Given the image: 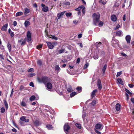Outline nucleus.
<instances>
[{"label": "nucleus", "instance_id": "nucleus-51", "mask_svg": "<svg viewBox=\"0 0 134 134\" xmlns=\"http://www.w3.org/2000/svg\"><path fill=\"white\" fill-rule=\"evenodd\" d=\"M34 71V69L33 68H31L28 70V72H32Z\"/></svg>", "mask_w": 134, "mask_h": 134}, {"label": "nucleus", "instance_id": "nucleus-11", "mask_svg": "<svg viewBox=\"0 0 134 134\" xmlns=\"http://www.w3.org/2000/svg\"><path fill=\"white\" fill-rule=\"evenodd\" d=\"M20 119L21 121L25 122H28L29 121V119H26V117L25 116L21 117H20Z\"/></svg>", "mask_w": 134, "mask_h": 134}, {"label": "nucleus", "instance_id": "nucleus-9", "mask_svg": "<svg viewBox=\"0 0 134 134\" xmlns=\"http://www.w3.org/2000/svg\"><path fill=\"white\" fill-rule=\"evenodd\" d=\"M97 85L98 88L99 90H101L102 88V86L100 80V79H98V80L97 82Z\"/></svg>", "mask_w": 134, "mask_h": 134}, {"label": "nucleus", "instance_id": "nucleus-24", "mask_svg": "<svg viewBox=\"0 0 134 134\" xmlns=\"http://www.w3.org/2000/svg\"><path fill=\"white\" fill-rule=\"evenodd\" d=\"M107 64H105L103 68L102 71L103 74L105 73V70L107 68Z\"/></svg>", "mask_w": 134, "mask_h": 134}, {"label": "nucleus", "instance_id": "nucleus-17", "mask_svg": "<svg viewBox=\"0 0 134 134\" xmlns=\"http://www.w3.org/2000/svg\"><path fill=\"white\" fill-rule=\"evenodd\" d=\"M46 87L48 89H51L52 88V85L51 83L48 82L46 84Z\"/></svg>", "mask_w": 134, "mask_h": 134}, {"label": "nucleus", "instance_id": "nucleus-18", "mask_svg": "<svg viewBox=\"0 0 134 134\" xmlns=\"http://www.w3.org/2000/svg\"><path fill=\"white\" fill-rule=\"evenodd\" d=\"M121 105L119 103L117 104L115 106V109L117 111H119L120 109Z\"/></svg>", "mask_w": 134, "mask_h": 134}, {"label": "nucleus", "instance_id": "nucleus-53", "mask_svg": "<svg viewBox=\"0 0 134 134\" xmlns=\"http://www.w3.org/2000/svg\"><path fill=\"white\" fill-rule=\"evenodd\" d=\"M120 27V25L119 24L117 25L114 28V30H116L119 28Z\"/></svg>", "mask_w": 134, "mask_h": 134}, {"label": "nucleus", "instance_id": "nucleus-64", "mask_svg": "<svg viewBox=\"0 0 134 134\" xmlns=\"http://www.w3.org/2000/svg\"><path fill=\"white\" fill-rule=\"evenodd\" d=\"M77 44L79 45L80 46L81 48H82L83 47L82 44V43H78Z\"/></svg>", "mask_w": 134, "mask_h": 134}, {"label": "nucleus", "instance_id": "nucleus-34", "mask_svg": "<svg viewBox=\"0 0 134 134\" xmlns=\"http://www.w3.org/2000/svg\"><path fill=\"white\" fill-rule=\"evenodd\" d=\"M46 127L48 129H51L53 128L52 126V125H46Z\"/></svg>", "mask_w": 134, "mask_h": 134}, {"label": "nucleus", "instance_id": "nucleus-45", "mask_svg": "<svg viewBox=\"0 0 134 134\" xmlns=\"http://www.w3.org/2000/svg\"><path fill=\"white\" fill-rule=\"evenodd\" d=\"M38 81L40 83L43 82V81L42 80V77L41 78H38L37 79Z\"/></svg>", "mask_w": 134, "mask_h": 134}, {"label": "nucleus", "instance_id": "nucleus-26", "mask_svg": "<svg viewBox=\"0 0 134 134\" xmlns=\"http://www.w3.org/2000/svg\"><path fill=\"white\" fill-rule=\"evenodd\" d=\"M101 126V125L100 124H96V127L97 129H100Z\"/></svg>", "mask_w": 134, "mask_h": 134}, {"label": "nucleus", "instance_id": "nucleus-28", "mask_svg": "<svg viewBox=\"0 0 134 134\" xmlns=\"http://www.w3.org/2000/svg\"><path fill=\"white\" fill-rule=\"evenodd\" d=\"M7 47L9 52L11 51V44L8 43L7 45Z\"/></svg>", "mask_w": 134, "mask_h": 134}, {"label": "nucleus", "instance_id": "nucleus-33", "mask_svg": "<svg viewBox=\"0 0 134 134\" xmlns=\"http://www.w3.org/2000/svg\"><path fill=\"white\" fill-rule=\"evenodd\" d=\"M20 104L22 106L25 107L26 105V103L23 101H22V102Z\"/></svg>", "mask_w": 134, "mask_h": 134}, {"label": "nucleus", "instance_id": "nucleus-10", "mask_svg": "<svg viewBox=\"0 0 134 134\" xmlns=\"http://www.w3.org/2000/svg\"><path fill=\"white\" fill-rule=\"evenodd\" d=\"M70 128V127L68 125L66 124L64 125V131L66 134H67V132H68Z\"/></svg>", "mask_w": 134, "mask_h": 134}, {"label": "nucleus", "instance_id": "nucleus-3", "mask_svg": "<svg viewBox=\"0 0 134 134\" xmlns=\"http://www.w3.org/2000/svg\"><path fill=\"white\" fill-rule=\"evenodd\" d=\"M31 34L30 31L27 32V40L28 42H29L31 40Z\"/></svg>", "mask_w": 134, "mask_h": 134}, {"label": "nucleus", "instance_id": "nucleus-15", "mask_svg": "<svg viewBox=\"0 0 134 134\" xmlns=\"http://www.w3.org/2000/svg\"><path fill=\"white\" fill-rule=\"evenodd\" d=\"M111 20L114 22H115L117 20L116 16L115 15H112L111 16Z\"/></svg>", "mask_w": 134, "mask_h": 134}, {"label": "nucleus", "instance_id": "nucleus-42", "mask_svg": "<svg viewBox=\"0 0 134 134\" xmlns=\"http://www.w3.org/2000/svg\"><path fill=\"white\" fill-rule=\"evenodd\" d=\"M51 38L55 40H57L58 39V38L55 35H53L51 37Z\"/></svg>", "mask_w": 134, "mask_h": 134}, {"label": "nucleus", "instance_id": "nucleus-23", "mask_svg": "<svg viewBox=\"0 0 134 134\" xmlns=\"http://www.w3.org/2000/svg\"><path fill=\"white\" fill-rule=\"evenodd\" d=\"M117 81L119 83L123 85V82L121 78H118L117 79Z\"/></svg>", "mask_w": 134, "mask_h": 134}, {"label": "nucleus", "instance_id": "nucleus-16", "mask_svg": "<svg viewBox=\"0 0 134 134\" xmlns=\"http://www.w3.org/2000/svg\"><path fill=\"white\" fill-rule=\"evenodd\" d=\"M125 39L127 43H130L131 39V36L129 35H127L125 37Z\"/></svg>", "mask_w": 134, "mask_h": 134}, {"label": "nucleus", "instance_id": "nucleus-32", "mask_svg": "<svg viewBox=\"0 0 134 134\" xmlns=\"http://www.w3.org/2000/svg\"><path fill=\"white\" fill-rule=\"evenodd\" d=\"M103 25V22L102 21H99L98 24H97V25H98L100 27L102 26Z\"/></svg>", "mask_w": 134, "mask_h": 134}, {"label": "nucleus", "instance_id": "nucleus-48", "mask_svg": "<svg viewBox=\"0 0 134 134\" xmlns=\"http://www.w3.org/2000/svg\"><path fill=\"white\" fill-rule=\"evenodd\" d=\"M89 65L88 63H86L85 65L83 67V69H85L88 67Z\"/></svg>", "mask_w": 134, "mask_h": 134}, {"label": "nucleus", "instance_id": "nucleus-36", "mask_svg": "<svg viewBox=\"0 0 134 134\" xmlns=\"http://www.w3.org/2000/svg\"><path fill=\"white\" fill-rule=\"evenodd\" d=\"M79 129H80L81 128V125L80 124L76 123L75 125Z\"/></svg>", "mask_w": 134, "mask_h": 134}, {"label": "nucleus", "instance_id": "nucleus-27", "mask_svg": "<svg viewBox=\"0 0 134 134\" xmlns=\"http://www.w3.org/2000/svg\"><path fill=\"white\" fill-rule=\"evenodd\" d=\"M23 13L21 12H19L17 13L15 15L16 16H18L21 15L23 14Z\"/></svg>", "mask_w": 134, "mask_h": 134}, {"label": "nucleus", "instance_id": "nucleus-44", "mask_svg": "<svg viewBox=\"0 0 134 134\" xmlns=\"http://www.w3.org/2000/svg\"><path fill=\"white\" fill-rule=\"evenodd\" d=\"M83 115H82V118L83 119V120L84 119L85 117H86V113L85 112H84V111H83Z\"/></svg>", "mask_w": 134, "mask_h": 134}, {"label": "nucleus", "instance_id": "nucleus-37", "mask_svg": "<svg viewBox=\"0 0 134 134\" xmlns=\"http://www.w3.org/2000/svg\"><path fill=\"white\" fill-rule=\"evenodd\" d=\"M76 89L79 92H80L82 91V88L81 87H77Z\"/></svg>", "mask_w": 134, "mask_h": 134}, {"label": "nucleus", "instance_id": "nucleus-54", "mask_svg": "<svg viewBox=\"0 0 134 134\" xmlns=\"http://www.w3.org/2000/svg\"><path fill=\"white\" fill-rule=\"evenodd\" d=\"M1 111L2 113H4L5 111V109L3 107H2L1 109Z\"/></svg>", "mask_w": 134, "mask_h": 134}, {"label": "nucleus", "instance_id": "nucleus-2", "mask_svg": "<svg viewBox=\"0 0 134 134\" xmlns=\"http://www.w3.org/2000/svg\"><path fill=\"white\" fill-rule=\"evenodd\" d=\"M111 42L113 46L114 47H116L118 46L119 42L118 40L113 38Z\"/></svg>", "mask_w": 134, "mask_h": 134}, {"label": "nucleus", "instance_id": "nucleus-12", "mask_svg": "<svg viewBox=\"0 0 134 134\" xmlns=\"http://www.w3.org/2000/svg\"><path fill=\"white\" fill-rule=\"evenodd\" d=\"M8 24V23L4 25L1 28V30L4 31H6L7 30V28Z\"/></svg>", "mask_w": 134, "mask_h": 134}, {"label": "nucleus", "instance_id": "nucleus-4", "mask_svg": "<svg viewBox=\"0 0 134 134\" xmlns=\"http://www.w3.org/2000/svg\"><path fill=\"white\" fill-rule=\"evenodd\" d=\"M65 11H63L58 13L57 15L58 19H60L62 17L63 15L64 14Z\"/></svg>", "mask_w": 134, "mask_h": 134}, {"label": "nucleus", "instance_id": "nucleus-59", "mask_svg": "<svg viewBox=\"0 0 134 134\" xmlns=\"http://www.w3.org/2000/svg\"><path fill=\"white\" fill-rule=\"evenodd\" d=\"M10 36L11 37H12L14 36V32H12L10 33Z\"/></svg>", "mask_w": 134, "mask_h": 134}, {"label": "nucleus", "instance_id": "nucleus-46", "mask_svg": "<svg viewBox=\"0 0 134 134\" xmlns=\"http://www.w3.org/2000/svg\"><path fill=\"white\" fill-rule=\"evenodd\" d=\"M19 123L20 125L22 126H24L26 125V124H25V123H24L23 121H20Z\"/></svg>", "mask_w": 134, "mask_h": 134}, {"label": "nucleus", "instance_id": "nucleus-5", "mask_svg": "<svg viewBox=\"0 0 134 134\" xmlns=\"http://www.w3.org/2000/svg\"><path fill=\"white\" fill-rule=\"evenodd\" d=\"M49 78L47 77L43 76L42 77L43 83L44 84H46L49 81Z\"/></svg>", "mask_w": 134, "mask_h": 134}, {"label": "nucleus", "instance_id": "nucleus-62", "mask_svg": "<svg viewBox=\"0 0 134 134\" xmlns=\"http://www.w3.org/2000/svg\"><path fill=\"white\" fill-rule=\"evenodd\" d=\"M30 85L32 87H33L34 86V83L32 82H31L30 83Z\"/></svg>", "mask_w": 134, "mask_h": 134}, {"label": "nucleus", "instance_id": "nucleus-52", "mask_svg": "<svg viewBox=\"0 0 134 134\" xmlns=\"http://www.w3.org/2000/svg\"><path fill=\"white\" fill-rule=\"evenodd\" d=\"M42 44H40L38 45L37 46V48L38 49H39L40 48H41L42 47Z\"/></svg>", "mask_w": 134, "mask_h": 134}, {"label": "nucleus", "instance_id": "nucleus-39", "mask_svg": "<svg viewBox=\"0 0 134 134\" xmlns=\"http://www.w3.org/2000/svg\"><path fill=\"white\" fill-rule=\"evenodd\" d=\"M98 58V56L97 54H95L94 55L93 58L95 59H97Z\"/></svg>", "mask_w": 134, "mask_h": 134}, {"label": "nucleus", "instance_id": "nucleus-13", "mask_svg": "<svg viewBox=\"0 0 134 134\" xmlns=\"http://www.w3.org/2000/svg\"><path fill=\"white\" fill-rule=\"evenodd\" d=\"M25 42L26 41L25 39L23 40L21 39L20 40H19L18 42L20 43L21 45H23L25 44Z\"/></svg>", "mask_w": 134, "mask_h": 134}, {"label": "nucleus", "instance_id": "nucleus-1", "mask_svg": "<svg viewBox=\"0 0 134 134\" xmlns=\"http://www.w3.org/2000/svg\"><path fill=\"white\" fill-rule=\"evenodd\" d=\"M93 23V24L96 26L98 24L99 21L100 15L99 14L94 13L92 15Z\"/></svg>", "mask_w": 134, "mask_h": 134}, {"label": "nucleus", "instance_id": "nucleus-57", "mask_svg": "<svg viewBox=\"0 0 134 134\" xmlns=\"http://www.w3.org/2000/svg\"><path fill=\"white\" fill-rule=\"evenodd\" d=\"M129 87L131 88H133L134 86V85L132 84H129Z\"/></svg>", "mask_w": 134, "mask_h": 134}, {"label": "nucleus", "instance_id": "nucleus-50", "mask_svg": "<svg viewBox=\"0 0 134 134\" xmlns=\"http://www.w3.org/2000/svg\"><path fill=\"white\" fill-rule=\"evenodd\" d=\"M121 74H122V71H120L119 72H117L116 76L117 77H118L119 76H120Z\"/></svg>", "mask_w": 134, "mask_h": 134}, {"label": "nucleus", "instance_id": "nucleus-21", "mask_svg": "<svg viewBox=\"0 0 134 134\" xmlns=\"http://www.w3.org/2000/svg\"><path fill=\"white\" fill-rule=\"evenodd\" d=\"M55 70L57 71L58 72L60 71V69L59 66L58 65H57L55 66Z\"/></svg>", "mask_w": 134, "mask_h": 134}, {"label": "nucleus", "instance_id": "nucleus-41", "mask_svg": "<svg viewBox=\"0 0 134 134\" xmlns=\"http://www.w3.org/2000/svg\"><path fill=\"white\" fill-rule=\"evenodd\" d=\"M77 94V93H71L70 94V96L72 97Z\"/></svg>", "mask_w": 134, "mask_h": 134}, {"label": "nucleus", "instance_id": "nucleus-56", "mask_svg": "<svg viewBox=\"0 0 134 134\" xmlns=\"http://www.w3.org/2000/svg\"><path fill=\"white\" fill-rule=\"evenodd\" d=\"M35 75V73H31L29 74V76L30 77H31L34 76Z\"/></svg>", "mask_w": 134, "mask_h": 134}, {"label": "nucleus", "instance_id": "nucleus-30", "mask_svg": "<svg viewBox=\"0 0 134 134\" xmlns=\"http://www.w3.org/2000/svg\"><path fill=\"white\" fill-rule=\"evenodd\" d=\"M37 64L41 66L42 64V62L41 60H37Z\"/></svg>", "mask_w": 134, "mask_h": 134}, {"label": "nucleus", "instance_id": "nucleus-61", "mask_svg": "<svg viewBox=\"0 0 134 134\" xmlns=\"http://www.w3.org/2000/svg\"><path fill=\"white\" fill-rule=\"evenodd\" d=\"M95 95V93H92L91 96L92 97H94Z\"/></svg>", "mask_w": 134, "mask_h": 134}, {"label": "nucleus", "instance_id": "nucleus-8", "mask_svg": "<svg viewBox=\"0 0 134 134\" xmlns=\"http://www.w3.org/2000/svg\"><path fill=\"white\" fill-rule=\"evenodd\" d=\"M46 43L49 48L52 49L54 47V46L51 42H47Z\"/></svg>", "mask_w": 134, "mask_h": 134}, {"label": "nucleus", "instance_id": "nucleus-49", "mask_svg": "<svg viewBox=\"0 0 134 134\" xmlns=\"http://www.w3.org/2000/svg\"><path fill=\"white\" fill-rule=\"evenodd\" d=\"M82 12L83 13V14H85V7L84 6H83V8L82 9Z\"/></svg>", "mask_w": 134, "mask_h": 134}, {"label": "nucleus", "instance_id": "nucleus-6", "mask_svg": "<svg viewBox=\"0 0 134 134\" xmlns=\"http://www.w3.org/2000/svg\"><path fill=\"white\" fill-rule=\"evenodd\" d=\"M41 6L43 7L42 10L44 12H47L48 10V7H46L45 5L43 4H41Z\"/></svg>", "mask_w": 134, "mask_h": 134}, {"label": "nucleus", "instance_id": "nucleus-22", "mask_svg": "<svg viewBox=\"0 0 134 134\" xmlns=\"http://www.w3.org/2000/svg\"><path fill=\"white\" fill-rule=\"evenodd\" d=\"M65 51V48H62L61 49L58 51V53L59 54L63 53Z\"/></svg>", "mask_w": 134, "mask_h": 134}, {"label": "nucleus", "instance_id": "nucleus-25", "mask_svg": "<svg viewBox=\"0 0 134 134\" xmlns=\"http://www.w3.org/2000/svg\"><path fill=\"white\" fill-rule=\"evenodd\" d=\"M24 25L26 27H27L30 24V23L29 21H25L24 23Z\"/></svg>", "mask_w": 134, "mask_h": 134}, {"label": "nucleus", "instance_id": "nucleus-29", "mask_svg": "<svg viewBox=\"0 0 134 134\" xmlns=\"http://www.w3.org/2000/svg\"><path fill=\"white\" fill-rule=\"evenodd\" d=\"M84 5H81L80 6H79L78 8H76L75 9V10H77V11H79L81 10L82 9V8H83V6Z\"/></svg>", "mask_w": 134, "mask_h": 134}, {"label": "nucleus", "instance_id": "nucleus-40", "mask_svg": "<svg viewBox=\"0 0 134 134\" xmlns=\"http://www.w3.org/2000/svg\"><path fill=\"white\" fill-rule=\"evenodd\" d=\"M34 124L36 126H38V125H39V122L37 120L35 121L34 122Z\"/></svg>", "mask_w": 134, "mask_h": 134}, {"label": "nucleus", "instance_id": "nucleus-47", "mask_svg": "<svg viewBox=\"0 0 134 134\" xmlns=\"http://www.w3.org/2000/svg\"><path fill=\"white\" fill-rule=\"evenodd\" d=\"M99 3H101L103 5L107 3L106 1H103L102 0H100L99 1Z\"/></svg>", "mask_w": 134, "mask_h": 134}, {"label": "nucleus", "instance_id": "nucleus-60", "mask_svg": "<svg viewBox=\"0 0 134 134\" xmlns=\"http://www.w3.org/2000/svg\"><path fill=\"white\" fill-rule=\"evenodd\" d=\"M12 131L14 132H17V130L15 128H13L12 129Z\"/></svg>", "mask_w": 134, "mask_h": 134}, {"label": "nucleus", "instance_id": "nucleus-38", "mask_svg": "<svg viewBox=\"0 0 134 134\" xmlns=\"http://www.w3.org/2000/svg\"><path fill=\"white\" fill-rule=\"evenodd\" d=\"M4 103L6 108L7 109L8 108V104L6 101L5 100H4Z\"/></svg>", "mask_w": 134, "mask_h": 134}, {"label": "nucleus", "instance_id": "nucleus-58", "mask_svg": "<svg viewBox=\"0 0 134 134\" xmlns=\"http://www.w3.org/2000/svg\"><path fill=\"white\" fill-rule=\"evenodd\" d=\"M0 59L4 60V58L2 55L0 54Z\"/></svg>", "mask_w": 134, "mask_h": 134}, {"label": "nucleus", "instance_id": "nucleus-20", "mask_svg": "<svg viewBox=\"0 0 134 134\" xmlns=\"http://www.w3.org/2000/svg\"><path fill=\"white\" fill-rule=\"evenodd\" d=\"M132 94V93H126L125 95L126 97V100H128L129 99V95L131 96Z\"/></svg>", "mask_w": 134, "mask_h": 134}, {"label": "nucleus", "instance_id": "nucleus-55", "mask_svg": "<svg viewBox=\"0 0 134 134\" xmlns=\"http://www.w3.org/2000/svg\"><path fill=\"white\" fill-rule=\"evenodd\" d=\"M96 103V101L95 100H93L92 103V105H94Z\"/></svg>", "mask_w": 134, "mask_h": 134}, {"label": "nucleus", "instance_id": "nucleus-7", "mask_svg": "<svg viewBox=\"0 0 134 134\" xmlns=\"http://www.w3.org/2000/svg\"><path fill=\"white\" fill-rule=\"evenodd\" d=\"M116 35L117 36H123V34L121 30L117 31L116 32Z\"/></svg>", "mask_w": 134, "mask_h": 134}, {"label": "nucleus", "instance_id": "nucleus-43", "mask_svg": "<svg viewBox=\"0 0 134 134\" xmlns=\"http://www.w3.org/2000/svg\"><path fill=\"white\" fill-rule=\"evenodd\" d=\"M102 44V43L101 42H97L96 43V45L97 47H99L100 45H101Z\"/></svg>", "mask_w": 134, "mask_h": 134}, {"label": "nucleus", "instance_id": "nucleus-14", "mask_svg": "<svg viewBox=\"0 0 134 134\" xmlns=\"http://www.w3.org/2000/svg\"><path fill=\"white\" fill-rule=\"evenodd\" d=\"M66 87L68 92H71L73 91L71 86L69 85H66Z\"/></svg>", "mask_w": 134, "mask_h": 134}, {"label": "nucleus", "instance_id": "nucleus-35", "mask_svg": "<svg viewBox=\"0 0 134 134\" xmlns=\"http://www.w3.org/2000/svg\"><path fill=\"white\" fill-rule=\"evenodd\" d=\"M65 15L67 17H70V16H71L72 15V14L71 13L69 12V13H65Z\"/></svg>", "mask_w": 134, "mask_h": 134}, {"label": "nucleus", "instance_id": "nucleus-63", "mask_svg": "<svg viewBox=\"0 0 134 134\" xmlns=\"http://www.w3.org/2000/svg\"><path fill=\"white\" fill-rule=\"evenodd\" d=\"M17 25V22L16 21H14L13 22V25L14 26H15Z\"/></svg>", "mask_w": 134, "mask_h": 134}, {"label": "nucleus", "instance_id": "nucleus-31", "mask_svg": "<svg viewBox=\"0 0 134 134\" xmlns=\"http://www.w3.org/2000/svg\"><path fill=\"white\" fill-rule=\"evenodd\" d=\"M36 99V97L34 95L32 96L30 98V100L31 101H33Z\"/></svg>", "mask_w": 134, "mask_h": 134}, {"label": "nucleus", "instance_id": "nucleus-19", "mask_svg": "<svg viewBox=\"0 0 134 134\" xmlns=\"http://www.w3.org/2000/svg\"><path fill=\"white\" fill-rule=\"evenodd\" d=\"M30 9L27 8H25L24 9V13L25 15L29 14L30 12Z\"/></svg>", "mask_w": 134, "mask_h": 134}]
</instances>
